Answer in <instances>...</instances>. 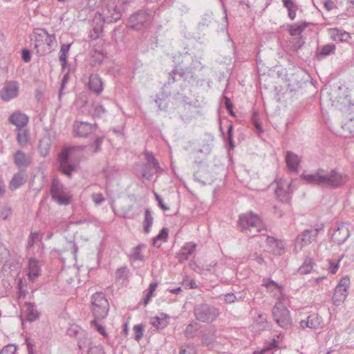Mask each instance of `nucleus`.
<instances>
[{
  "instance_id": "1",
  "label": "nucleus",
  "mask_w": 354,
  "mask_h": 354,
  "mask_svg": "<svg viewBox=\"0 0 354 354\" xmlns=\"http://www.w3.org/2000/svg\"><path fill=\"white\" fill-rule=\"evenodd\" d=\"M301 178L306 183L327 189H338L349 180L348 176L336 169L319 168L311 174H302Z\"/></svg>"
},
{
  "instance_id": "2",
  "label": "nucleus",
  "mask_w": 354,
  "mask_h": 354,
  "mask_svg": "<svg viewBox=\"0 0 354 354\" xmlns=\"http://www.w3.org/2000/svg\"><path fill=\"white\" fill-rule=\"evenodd\" d=\"M30 40L37 54L40 56L51 53L57 46L55 35L48 33L44 28L34 29Z\"/></svg>"
},
{
  "instance_id": "3",
  "label": "nucleus",
  "mask_w": 354,
  "mask_h": 354,
  "mask_svg": "<svg viewBox=\"0 0 354 354\" xmlns=\"http://www.w3.org/2000/svg\"><path fill=\"white\" fill-rule=\"evenodd\" d=\"M238 223L240 230L250 238L266 231L259 216L252 212L240 214Z\"/></svg>"
},
{
  "instance_id": "4",
  "label": "nucleus",
  "mask_w": 354,
  "mask_h": 354,
  "mask_svg": "<svg viewBox=\"0 0 354 354\" xmlns=\"http://www.w3.org/2000/svg\"><path fill=\"white\" fill-rule=\"evenodd\" d=\"M50 192L52 200L58 205H67L70 203L72 195L58 179L53 180Z\"/></svg>"
},
{
  "instance_id": "5",
  "label": "nucleus",
  "mask_w": 354,
  "mask_h": 354,
  "mask_svg": "<svg viewBox=\"0 0 354 354\" xmlns=\"http://www.w3.org/2000/svg\"><path fill=\"white\" fill-rule=\"evenodd\" d=\"M91 310L95 319L106 317L109 310V304L104 293L97 292L92 295Z\"/></svg>"
},
{
  "instance_id": "6",
  "label": "nucleus",
  "mask_w": 354,
  "mask_h": 354,
  "mask_svg": "<svg viewBox=\"0 0 354 354\" xmlns=\"http://www.w3.org/2000/svg\"><path fill=\"white\" fill-rule=\"evenodd\" d=\"M196 319L201 322L210 323L218 315V310L214 306L207 304L196 305L194 309Z\"/></svg>"
},
{
  "instance_id": "7",
  "label": "nucleus",
  "mask_w": 354,
  "mask_h": 354,
  "mask_svg": "<svg viewBox=\"0 0 354 354\" xmlns=\"http://www.w3.org/2000/svg\"><path fill=\"white\" fill-rule=\"evenodd\" d=\"M272 315L277 324L287 328L291 324L290 312L281 301L275 304L272 309Z\"/></svg>"
},
{
  "instance_id": "8",
  "label": "nucleus",
  "mask_w": 354,
  "mask_h": 354,
  "mask_svg": "<svg viewBox=\"0 0 354 354\" xmlns=\"http://www.w3.org/2000/svg\"><path fill=\"white\" fill-rule=\"evenodd\" d=\"M75 147L64 149L58 157L59 170L68 177L71 176L76 167L75 164L70 162Z\"/></svg>"
},
{
  "instance_id": "9",
  "label": "nucleus",
  "mask_w": 354,
  "mask_h": 354,
  "mask_svg": "<svg viewBox=\"0 0 354 354\" xmlns=\"http://www.w3.org/2000/svg\"><path fill=\"white\" fill-rule=\"evenodd\" d=\"M350 279L348 277H343L336 286L332 298L335 306H339L344 303L348 295Z\"/></svg>"
},
{
  "instance_id": "10",
  "label": "nucleus",
  "mask_w": 354,
  "mask_h": 354,
  "mask_svg": "<svg viewBox=\"0 0 354 354\" xmlns=\"http://www.w3.org/2000/svg\"><path fill=\"white\" fill-rule=\"evenodd\" d=\"M150 21L149 13L146 10H139L131 15L128 20V26L133 30H140Z\"/></svg>"
},
{
  "instance_id": "11",
  "label": "nucleus",
  "mask_w": 354,
  "mask_h": 354,
  "mask_svg": "<svg viewBox=\"0 0 354 354\" xmlns=\"http://www.w3.org/2000/svg\"><path fill=\"white\" fill-rule=\"evenodd\" d=\"M318 229L306 230L297 237L295 249L301 250L304 247L313 243L317 236Z\"/></svg>"
},
{
  "instance_id": "12",
  "label": "nucleus",
  "mask_w": 354,
  "mask_h": 354,
  "mask_svg": "<svg viewBox=\"0 0 354 354\" xmlns=\"http://www.w3.org/2000/svg\"><path fill=\"white\" fill-rule=\"evenodd\" d=\"M97 124L76 121L73 124V131L79 137H86L97 129Z\"/></svg>"
},
{
  "instance_id": "13",
  "label": "nucleus",
  "mask_w": 354,
  "mask_h": 354,
  "mask_svg": "<svg viewBox=\"0 0 354 354\" xmlns=\"http://www.w3.org/2000/svg\"><path fill=\"white\" fill-rule=\"evenodd\" d=\"M261 235L266 237L265 243L268 250L277 255H281L283 253L286 244L283 241L276 239L273 236H265L264 233Z\"/></svg>"
},
{
  "instance_id": "14",
  "label": "nucleus",
  "mask_w": 354,
  "mask_h": 354,
  "mask_svg": "<svg viewBox=\"0 0 354 354\" xmlns=\"http://www.w3.org/2000/svg\"><path fill=\"white\" fill-rule=\"evenodd\" d=\"M292 192V182L281 181L277 184L275 194L280 201L288 202L290 198V195Z\"/></svg>"
},
{
  "instance_id": "15",
  "label": "nucleus",
  "mask_w": 354,
  "mask_h": 354,
  "mask_svg": "<svg viewBox=\"0 0 354 354\" xmlns=\"http://www.w3.org/2000/svg\"><path fill=\"white\" fill-rule=\"evenodd\" d=\"M350 236L348 227L345 224H342L337 227L332 234V241L337 244L344 243Z\"/></svg>"
},
{
  "instance_id": "16",
  "label": "nucleus",
  "mask_w": 354,
  "mask_h": 354,
  "mask_svg": "<svg viewBox=\"0 0 354 354\" xmlns=\"http://www.w3.org/2000/svg\"><path fill=\"white\" fill-rule=\"evenodd\" d=\"M323 321L322 317L317 313H313L307 317L306 319L300 322V327L303 329L309 328L310 329H317L321 326Z\"/></svg>"
},
{
  "instance_id": "17",
  "label": "nucleus",
  "mask_w": 354,
  "mask_h": 354,
  "mask_svg": "<svg viewBox=\"0 0 354 354\" xmlns=\"http://www.w3.org/2000/svg\"><path fill=\"white\" fill-rule=\"evenodd\" d=\"M110 14V17L106 16L104 21L107 23L116 22L121 17L120 10L113 3L109 4L103 10V15H106Z\"/></svg>"
},
{
  "instance_id": "18",
  "label": "nucleus",
  "mask_w": 354,
  "mask_h": 354,
  "mask_svg": "<svg viewBox=\"0 0 354 354\" xmlns=\"http://www.w3.org/2000/svg\"><path fill=\"white\" fill-rule=\"evenodd\" d=\"M14 162L20 169H26L30 165V158L21 150H17L13 156Z\"/></svg>"
},
{
  "instance_id": "19",
  "label": "nucleus",
  "mask_w": 354,
  "mask_h": 354,
  "mask_svg": "<svg viewBox=\"0 0 354 354\" xmlns=\"http://www.w3.org/2000/svg\"><path fill=\"white\" fill-rule=\"evenodd\" d=\"M24 313L26 319L29 322H32L39 319L40 313L37 310L36 306L33 303L26 302L24 306Z\"/></svg>"
},
{
  "instance_id": "20",
  "label": "nucleus",
  "mask_w": 354,
  "mask_h": 354,
  "mask_svg": "<svg viewBox=\"0 0 354 354\" xmlns=\"http://www.w3.org/2000/svg\"><path fill=\"white\" fill-rule=\"evenodd\" d=\"M187 73H190V76L193 77V71L192 67H186L184 68H178V66H176L175 68L168 74V80H167V84H171L174 83L176 80L175 75L176 74H178L181 77L187 79V76L186 75Z\"/></svg>"
},
{
  "instance_id": "21",
  "label": "nucleus",
  "mask_w": 354,
  "mask_h": 354,
  "mask_svg": "<svg viewBox=\"0 0 354 354\" xmlns=\"http://www.w3.org/2000/svg\"><path fill=\"white\" fill-rule=\"evenodd\" d=\"M88 89L97 95H100L103 91V84L101 78L97 74H92L89 77L88 82Z\"/></svg>"
},
{
  "instance_id": "22",
  "label": "nucleus",
  "mask_w": 354,
  "mask_h": 354,
  "mask_svg": "<svg viewBox=\"0 0 354 354\" xmlns=\"http://www.w3.org/2000/svg\"><path fill=\"white\" fill-rule=\"evenodd\" d=\"M28 117L20 112L13 113L8 118V121L15 125L17 129L24 128L28 124Z\"/></svg>"
},
{
  "instance_id": "23",
  "label": "nucleus",
  "mask_w": 354,
  "mask_h": 354,
  "mask_svg": "<svg viewBox=\"0 0 354 354\" xmlns=\"http://www.w3.org/2000/svg\"><path fill=\"white\" fill-rule=\"evenodd\" d=\"M18 93V88L13 84H8L1 91V97L3 100L8 102L15 97Z\"/></svg>"
},
{
  "instance_id": "24",
  "label": "nucleus",
  "mask_w": 354,
  "mask_h": 354,
  "mask_svg": "<svg viewBox=\"0 0 354 354\" xmlns=\"http://www.w3.org/2000/svg\"><path fill=\"white\" fill-rule=\"evenodd\" d=\"M40 266L39 261L35 258H30L29 259L28 265V279L34 281L40 274Z\"/></svg>"
},
{
  "instance_id": "25",
  "label": "nucleus",
  "mask_w": 354,
  "mask_h": 354,
  "mask_svg": "<svg viewBox=\"0 0 354 354\" xmlns=\"http://www.w3.org/2000/svg\"><path fill=\"white\" fill-rule=\"evenodd\" d=\"M28 175L24 171H20L14 174L10 183V189H17L22 186L27 180Z\"/></svg>"
},
{
  "instance_id": "26",
  "label": "nucleus",
  "mask_w": 354,
  "mask_h": 354,
  "mask_svg": "<svg viewBox=\"0 0 354 354\" xmlns=\"http://www.w3.org/2000/svg\"><path fill=\"white\" fill-rule=\"evenodd\" d=\"M52 145V139L49 133H46L39 141L38 151L39 154L46 157L48 155Z\"/></svg>"
},
{
  "instance_id": "27",
  "label": "nucleus",
  "mask_w": 354,
  "mask_h": 354,
  "mask_svg": "<svg viewBox=\"0 0 354 354\" xmlns=\"http://www.w3.org/2000/svg\"><path fill=\"white\" fill-rule=\"evenodd\" d=\"M111 104V101H107L106 104H103L101 102H94L92 105L93 109L92 113L93 116L94 118L104 117L107 113Z\"/></svg>"
},
{
  "instance_id": "28",
  "label": "nucleus",
  "mask_w": 354,
  "mask_h": 354,
  "mask_svg": "<svg viewBox=\"0 0 354 354\" xmlns=\"http://www.w3.org/2000/svg\"><path fill=\"white\" fill-rule=\"evenodd\" d=\"M196 248V244L189 242L186 243L183 247H182L178 257L180 261H186L194 253Z\"/></svg>"
},
{
  "instance_id": "29",
  "label": "nucleus",
  "mask_w": 354,
  "mask_h": 354,
  "mask_svg": "<svg viewBox=\"0 0 354 354\" xmlns=\"http://www.w3.org/2000/svg\"><path fill=\"white\" fill-rule=\"evenodd\" d=\"M300 160L299 157L297 154L291 151L286 152V162L289 170L296 172L298 169Z\"/></svg>"
},
{
  "instance_id": "30",
  "label": "nucleus",
  "mask_w": 354,
  "mask_h": 354,
  "mask_svg": "<svg viewBox=\"0 0 354 354\" xmlns=\"http://www.w3.org/2000/svg\"><path fill=\"white\" fill-rule=\"evenodd\" d=\"M335 45L328 44L317 48L316 55L319 59H323L330 55H333L335 51Z\"/></svg>"
},
{
  "instance_id": "31",
  "label": "nucleus",
  "mask_w": 354,
  "mask_h": 354,
  "mask_svg": "<svg viewBox=\"0 0 354 354\" xmlns=\"http://www.w3.org/2000/svg\"><path fill=\"white\" fill-rule=\"evenodd\" d=\"M153 223V217L149 209L145 210L144 220L142 222L143 230L145 234H149Z\"/></svg>"
},
{
  "instance_id": "32",
  "label": "nucleus",
  "mask_w": 354,
  "mask_h": 354,
  "mask_svg": "<svg viewBox=\"0 0 354 354\" xmlns=\"http://www.w3.org/2000/svg\"><path fill=\"white\" fill-rule=\"evenodd\" d=\"M315 263L312 258L307 257L298 268V272L301 274H308L313 269Z\"/></svg>"
},
{
  "instance_id": "33",
  "label": "nucleus",
  "mask_w": 354,
  "mask_h": 354,
  "mask_svg": "<svg viewBox=\"0 0 354 354\" xmlns=\"http://www.w3.org/2000/svg\"><path fill=\"white\" fill-rule=\"evenodd\" d=\"M330 37L335 41H347L349 39L350 35L346 31L334 28L330 30Z\"/></svg>"
},
{
  "instance_id": "34",
  "label": "nucleus",
  "mask_w": 354,
  "mask_h": 354,
  "mask_svg": "<svg viewBox=\"0 0 354 354\" xmlns=\"http://www.w3.org/2000/svg\"><path fill=\"white\" fill-rule=\"evenodd\" d=\"M17 140L21 146L26 145L29 142L28 131L25 128L17 129Z\"/></svg>"
},
{
  "instance_id": "35",
  "label": "nucleus",
  "mask_w": 354,
  "mask_h": 354,
  "mask_svg": "<svg viewBox=\"0 0 354 354\" xmlns=\"http://www.w3.org/2000/svg\"><path fill=\"white\" fill-rule=\"evenodd\" d=\"M72 44H62L59 50V59L62 68H64L67 64V56Z\"/></svg>"
},
{
  "instance_id": "36",
  "label": "nucleus",
  "mask_w": 354,
  "mask_h": 354,
  "mask_svg": "<svg viewBox=\"0 0 354 354\" xmlns=\"http://www.w3.org/2000/svg\"><path fill=\"white\" fill-rule=\"evenodd\" d=\"M198 330V324L197 322H192L186 326L184 330V335L188 339L194 338L197 335Z\"/></svg>"
},
{
  "instance_id": "37",
  "label": "nucleus",
  "mask_w": 354,
  "mask_h": 354,
  "mask_svg": "<svg viewBox=\"0 0 354 354\" xmlns=\"http://www.w3.org/2000/svg\"><path fill=\"white\" fill-rule=\"evenodd\" d=\"M144 245H138L133 248L129 254L130 260L133 261H143L144 257L141 253V250H142V248H144Z\"/></svg>"
},
{
  "instance_id": "38",
  "label": "nucleus",
  "mask_w": 354,
  "mask_h": 354,
  "mask_svg": "<svg viewBox=\"0 0 354 354\" xmlns=\"http://www.w3.org/2000/svg\"><path fill=\"white\" fill-rule=\"evenodd\" d=\"M168 238V229L163 227L159 234L153 239V245L159 248L160 243L159 241L167 242Z\"/></svg>"
},
{
  "instance_id": "39",
  "label": "nucleus",
  "mask_w": 354,
  "mask_h": 354,
  "mask_svg": "<svg viewBox=\"0 0 354 354\" xmlns=\"http://www.w3.org/2000/svg\"><path fill=\"white\" fill-rule=\"evenodd\" d=\"M145 156L147 161L146 167H151V169H153L156 171L160 170V168L159 164L152 153L146 151L145 152Z\"/></svg>"
},
{
  "instance_id": "40",
  "label": "nucleus",
  "mask_w": 354,
  "mask_h": 354,
  "mask_svg": "<svg viewBox=\"0 0 354 354\" xmlns=\"http://www.w3.org/2000/svg\"><path fill=\"white\" fill-rule=\"evenodd\" d=\"M283 4L288 11V16L291 19L296 17L297 6L292 0H283Z\"/></svg>"
},
{
  "instance_id": "41",
  "label": "nucleus",
  "mask_w": 354,
  "mask_h": 354,
  "mask_svg": "<svg viewBox=\"0 0 354 354\" xmlns=\"http://www.w3.org/2000/svg\"><path fill=\"white\" fill-rule=\"evenodd\" d=\"M305 43L303 37H292V39L290 41V47L294 51H297L300 49L304 44Z\"/></svg>"
},
{
  "instance_id": "42",
  "label": "nucleus",
  "mask_w": 354,
  "mask_h": 354,
  "mask_svg": "<svg viewBox=\"0 0 354 354\" xmlns=\"http://www.w3.org/2000/svg\"><path fill=\"white\" fill-rule=\"evenodd\" d=\"M306 27V24H294L290 28V34L292 37H301V34Z\"/></svg>"
},
{
  "instance_id": "43",
  "label": "nucleus",
  "mask_w": 354,
  "mask_h": 354,
  "mask_svg": "<svg viewBox=\"0 0 354 354\" xmlns=\"http://www.w3.org/2000/svg\"><path fill=\"white\" fill-rule=\"evenodd\" d=\"M78 340V347L80 350L84 349L87 347H91L90 345L91 344V339L88 337L87 333L84 332V335H82L81 336L77 337Z\"/></svg>"
},
{
  "instance_id": "44",
  "label": "nucleus",
  "mask_w": 354,
  "mask_h": 354,
  "mask_svg": "<svg viewBox=\"0 0 354 354\" xmlns=\"http://www.w3.org/2000/svg\"><path fill=\"white\" fill-rule=\"evenodd\" d=\"M151 324L156 329L160 330L165 328L167 325V322L158 317H152L151 319Z\"/></svg>"
},
{
  "instance_id": "45",
  "label": "nucleus",
  "mask_w": 354,
  "mask_h": 354,
  "mask_svg": "<svg viewBox=\"0 0 354 354\" xmlns=\"http://www.w3.org/2000/svg\"><path fill=\"white\" fill-rule=\"evenodd\" d=\"M196 351L194 344H184L180 348L179 354H196Z\"/></svg>"
},
{
  "instance_id": "46",
  "label": "nucleus",
  "mask_w": 354,
  "mask_h": 354,
  "mask_svg": "<svg viewBox=\"0 0 354 354\" xmlns=\"http://www.w3.org/2000/svg\"><path fill=\"white\" fill-rule=\"evenodd\" d=\"M9 257L10 251L4 244L0 243V262L8 261Z\"/></svg>"
},
{
  "instance_id": "47",
  "label": "nucleus",
  "mask_w": 354,
  "mask_h": 354,
  "mask_svg": "<svg viewBox=\"0 0 354 354\" xmlns=\"http://www.w3.org/2000/svg\"><path fill=\"white\" fill-rule=\"evenodd\" d=\"M212 19V13H205V15H203L201 21L198 23L199 28H203L205 26H208Z\"/></svg>"
},
{
  "instance_id": "48",
  "label": "nucleus",
  "mask_w": 354,
  "mask_h": 354,
  "mask_svg": "<svg viewBox=\"0 0 354 354\" xmlns=\"http://www.w3.org/2000/svg\"><path fill=\"white\" fill-rule=\"evenodd\" d=\"M84 332L85 331L80 327H79L77 326H74L71 327L68 330L67 333L70 336H76L77 338L78 337L81 336L82 335H84Z\"/></svg>"
},
{
  "instance_id": "49",
  "label": "nucleus",
  "mask_w": 354,
  "mask_h": 354,
  "mask_svg": "<svg viewBox=\"0 0 354 354\" xmlns=\"http://www.w3.org/2000/svg\"><path fill=\"white\" fill-rule=\"evenodd\" d=\"M251 120H252V124L257 129V131L259 133L262 132L263 131H262V128H261V126L260 124V118H259V115L258 112H257V111L253 112V113L252 115Z\"/></svg>"
},
{
  "instance_id": "50",
  "label": "nucleus",
  "mask_w": 354,
  "mask_h": 354,
  "mask_svg": "<svg viewBox=\"0 0 354 354\" xmlns=\"http://www.w3.org/2000/svg\"><path fill=\"white\" fill-rule=\"evenodd\" d=\"M342 259V257L339 258L337 261L332 260V259L329 260L328 263H329L330 273L334 274L337 272V270L339 268V262L341 261Z\"/></svg>"
},
{
  "instance_id": "51",
  "label": "nucleus",
  "mask_w": 354,
  "mask_h": 354,
  "mask_svg": "<svg viewBox=\"0 0 354 354\" xmlns=\"http://www.w3.org/2000/svg\"><path fill=\"white\" fill-rule=\"evenodd\" d=\"M134 333V338L136 340H140L143 337L144 326L142 324H137L133 328Z\"/></svg>"
},
{
  "instance_id": "52",
  "label": "nucleus",
  "mask_w": 354,
  "mask_h": 354,
  "mask_svg": "<svg viewBox=\"0 0 354 354\" xmlns=\"http://www.w3.org/2000/svg\"><path fill=\"white\" fill-rule=\"evenodd\" d=\"M16 351L17 347L14 344H8L2 348L0 354H15Z\"/></svg>"
},
{
  "instance_id": "53",
  "label": "nucleus",
  "mask_w": 354,
  "mask_h": 354,
  "mask_svg": "<svg viewBox=\"0 0 354 354\" xmlns=\"http://www.w3.org/2000/svg\"><path fill=\"white\" fill-rule=\"evenodd\" d=\"M93 201L97 205H101L104 202L105 198L101 193H93L91 195Z\"/></svg>"
},
{
  "instance_id": "54",
  "label": "nucleus",
  "mask_w": 354,
  "mask_h": 354,
  "mask_svg": "<svg viewBox=\"0 0 354 354\" xmlns=\"http://www.w3.org/2000/svg\"><path fill=\"white\" fill-rule=\"evenodd\" d=\"M88 354H104L103 346L101 345L91 346L88 348Z\"/></svg>"
},
{
  "instance_id": "55",
  "label": "nucleus",
  "mask_w": 354,
  "mask_h": 354,
  "mask_svg": "<svg viewBox=\"0 0 354 354\" xmlns=\"http://www.w3.org/2000/svg\"><path fill=\"white\" fill-rule=\"evenodd\" d=\"M232 130L233 126L230 124L227 127V140L229 142V145L231 149H233L235 147L233 138H232Z\"/></svg>"
},
{
  "instance_id": "56",
  "label": "nucleus",
  "mask_w": 354,
  "mask_h": 354,
  "mask_svg": "<svg viewBox=\"0 0 354 354\" xmlns=\"http://www.w3.org/2000/svg\"><path fill=\"white\" fill-rule=\"evenodd\" d=\"M97 319L95 318V319L92 320L91 322V324H93L95 328H96V330L102 335H103L104 337H106L107 336V333H106L105 331V329L104 328L100 325V324H98L96 321Z\"/></svg>"
},
{
  "instance_id": "57",
  "label": "nucleus",
  "mask_w": 354,
  "mask_h": 354,
  "mask_svg": "<svg viewBox=\"0 0 354 354\" xmlns=\"http://www.w3.org/2000/svg\"><path fill=\"white\" fill-rule=\"evenodd\" d=\"M118 169L115 166L107 165L105 168H104L103 171L107 178H111L112 176V173L113 171H116Z\"/></svg>"
},
{
  "instance_id": "58",
  "label": "nucleus",
  "mask_w": 354,
  "mask_h": 354,
  "mask_svg": "<svg viewBox=\"0 0 354 354\" xmlns=\"http://www.w3.org/2000/svg\"><path fill=\"white\" fill-rule=\"evenodd\" d=\"M236 296L233 293H227L224 295V301L227 304H232L237 301Z\"/></svg>"
},
{
  "instance_id": "59",
  "label": "nucleus",
  "mask_w": 354,
  "mask_h": 354,
  "mask_svg": "<svg viewBox=\"0 0 354 354\" xmlns=\"http://www.w3.org/2000/svg\"><path fill=\"white\" fill-rule=\"evenodd\" d=\"M127 273V269L126 267L118 268L115 272V277L117 279L122 277H126Z\"/></svg>"
},
{
  "instance_id": "60",
  "label": "nucleus",
  "mask_w": 354,
  "mask_h": 354,
  "mask_svg": "<svg viewBox=\"0 0 354 354\" xmlns=\"http://www.w3.org/2000/svg\"><path fill=\"white\" fill-rule=\"evenodd\" d=\"M154 195H155V197H156V201H158V205L159 207L164 211H167L169 209V207L168 206H167L164 203H163V201L162 199V198L160 197V195H158L157 193H154Z\"/></svg>"
},
{
  "instance_id": "61",
  "label": "nucleus",
  "mask_w": 354,
  "mask_h": 354,
  "mask_svg": "<svg viewBox=\"0 0 354 354\" xmlns=\"http://www.w3.org/2000/svg\"><path fill=\"white\" fill-rule=\"evenodd\" d=\"M156 103L158 104L160 110H165L167 107V104L165 102V100H162L160 97H157L155 100Z\"/></svg>"
},
{
  "instance_id": "62",
  "label": "nucleus",
  "mask_w": 354,
  "mask_h": 354,
  "mask_svg": "<svg viewBox=\"0 0 354 354\" xmlns=\"http://www.w3.org/2000/svg\"><path fill=\"white\" fill-rule=\"evenodd\" d=\"M102 142V138H97L94 141L92 147L93 148V151L97 152L100 149L101 145Z\"/></svg>"
},
{
  "instance_id": "63",
  "label": "nucleus",
  "mask_w": 354,
  "mask_h": 354,
  "mask_svg": "<svg viewBox=\"0 0 354 354\" xmlns=\"http://www.w3.org/2000/svg\"><path fill=\"white\" fill-rule=\"evenodd\" d=\"M21 57L23 60L28 63L30 61L31 56H30V52L29 50L24 49L21 53Z\"/></svg>"
},
{
  "instance_id": "64",
  "label": "nucleus",
  "mask_w": 354,
  "mask_h": 354,
  "mask_svg": "<svg viewBox=\"0 0 354 354\" xmlns=\"http://www.w3.org/2000/svg\"><path fill=\"white\" fill-rule=\"evenodd\" d=\"M277 346H278V342H277V340H275L274 339L272 340V342H270L269 343L268 346H266L264 347L262 353H264L266 351H269V350H271L272 348H277Z\"/></svg>"
}]
</instances>
